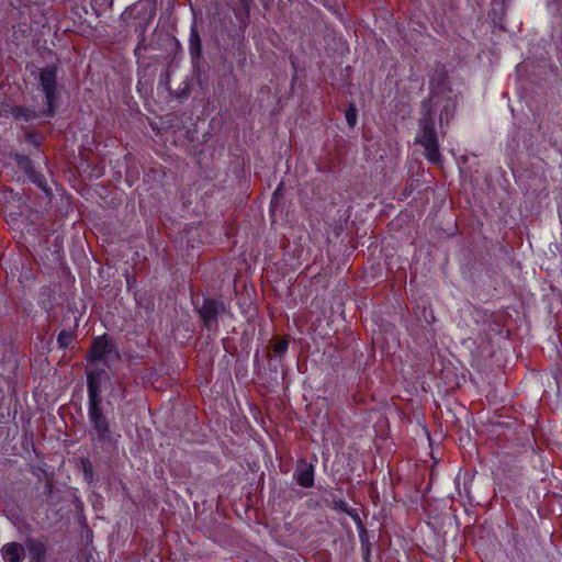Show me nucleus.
I'll list each match as a JSON object with an SVG mask.
<instances>
[{
  "label": "nucleus",
  "mask_w": 562,
  "mask_h": 562,
  "mask_svg": "<svg viewBox=\"0 0 562 562\" xmlns=\"http://www.w3.org/2000/svg\"><path fill=\"white\" fill-rule=\"evenodd\" d=\"M59 67L57 64H48L38 70V89L44 94V106L36 110L34 106L18 105L12 109V116L16 121L25 123L41 117L53 119L57 112L63 86L58 82Z\"/></svg>",
  "instance_id": "obj_1"
},
{
  "label": "nucleus",
  "mask_w": 562,
  "mask_h": 562,
  "mask_svg": "<svg viewBox=\"0 0 562 562\" xmlns=\"http://www.w3.org/2000/svg\"><path fill=\"white\" fill-rule=\"evenodd\" d=\"M155 15V3L150 0H139L127 7L121 19L126 29L133 30L136 34H146Z\"/></svg>",
  "instance_id": "obj_2"
},
{
  "label": "nucleus",
  "mask_w": 562,
  "mask_h": 562,
  "mask_svg": "<svg viewBox=\"0 0 562 562\" xmlns=\"http://www.w3.org/2000/svg\"><path fill=\"white\" fill-rule=\"evenodd\" d=\"M416 142L424 147L425 157L434 165L441 164L439 143L435 131V120L431 111L425 110L419 121V132Z\"/></svg>",
  "instance_id": "obj_3"
},
{
  "label": "nucleus",
  "mask_w": 562,
  "mask_h": 562,
  "mask_svg": "<svg viewBox=\"0 0 562 562\" xmlns=\"http://www.w3.org/2000/svg\"><path fill=\"white\" fill-rule=\"evenodd\" d=\"M86 359L89 363L101 362L105 367H110V359L121 360V351L113 338L109 334L103 333L91 339Z\"/></svg>",
  "instance_id": "obj_4"
},
{
  "label": "nucleus",
  "mask_w": 562,
  "mask_h": 562,
  "mask_svg": "<svg viewBox=\"0 0 562 562\" xmlns=\"http://www.w3.org/2000/svg\"><path fill=\"white\" fill-rule=\"evenodd\" d=\"M14 161L16 162L18 169L23 172L25 181L31 182L41 189V191H43L45 194L47 203H50L53 198V190L49 187L42 169L37 168L34 160L24 154H15Z\"/></svg>",
  "instance_id": "obj_5"
},
{
  "label": "nucleus",
  "mask_w": 562,
  "mask_h": 562,
  "mask_svg": "<svg viewBox=\"0 0 562 562\" xmlns=\"http://www.w3.org/2000/svg\"><path fill=\"white\" fill-rule=\"evenodd\" d=\"M88 418L91 427L95 431L97 440L103 445L111 443L113 434L110 420L103 412L102 401L88 402Z\"/></svg>",
  "instance_id": "obj_6"
},
{
  "label": "nucleus",
  "mask_w": 562,
  "mask_h": 562,
  "mask_svg": "<svg viewBox=\"0 0 562 562\" xmlns=\"http://www.w3.org/2000/svg\"><path fill=\"white\" fill-rule=\"evenodd\" d=\"M88 418L91 427L95 431L97 440L103 445L111 443L113 434L110 420L103 412L102 401L88 402Z\"/></svg>",
  "instance_id": "obj_7"
},
{
  "label": "nucleus",
  "mask_w": 562,
  "mask_h": 562,
  "mask_svg": "<svg viewBox=\"0 0 562 562\" xmlns=\"http://www.w3.org/2000/svg\"><path fill=\"white\" fill-rule=\"evenodd\" d=\"M194 310L199 314L203 326L212 330L218 326V315L224 310V304L220 300L213 297H204L202 304L199 303V299H192Z\"/></svg>",
  "instance_id": "obj_8"
},
{
  "label": "nucleus",
  "mask_w": 562,
  "mask_h": 562,
  "mask_svg": "<svg viewBox=\"0 0 562 562\" xmlns=\"http://www.w3.org/2000/svg\"><path fill=\"white\" fill-rule=\"evenodd\" d=\"M86 375H87L88 402L102 401L101 386H102L103 379L108 376L105 369H102V368L89 369V370H87Z\"/></svg>",
  "instance_id": "obj_9"
},
{
  "label": "nucleus",
  "mask_w": 562,
  "mask_h": 562,
  "mask_svg": "<svg viewBox=\"0 0 562 562\" xmlns=\"http://www.w3.org/2000/svg\"><path fill=\"white\" fill-rule=\"evenodd\" d=\"M25 553L30 562H45L47 557V544L33 537H27L24 541Z\"/></svg>",
  "instance_id": "obj_10"
},
{
  "label": "nucleus",
  "mask_w": 562,
  "mask_h": 562,
  "mask_svg": "<svg viewBox=\"0 0 562 562\" xmlns=\"http://www.w3.org/2000/svg\"><path fill=\"white\" fill-rule=\"evenodd\" d=\"M0 553L4 562H23L25 559L24 544L16 541L4 543Z\"/></svg>",
  "instance_id": "obj_11"
},
{
  "label": "nucleus",
  "mask_w": 562,
  "mask_h": 562,
  "mask_svg": "<svg viewBox=\"0 0 562 562\" xmlns=\"http://www.w3.org/2000/svg\"><path fill=\"white\" fill-rule=\"evenodd\" d=\"M189 53L192 64H199L202 57V41L195 21H193L190 26Z\"/></svg>",
  "instance_id": "obj_12"
},
{
  "label": "nucleus",
  "mask_w": 562,
  "mask_h": 562,
  "mask_svg": "<svg viewBox=\"0 0 562 562\" xmlns=\"http://www.w3.org/2000/svg\"><path fill=\"white\" fill-rule=\"evenodd\" d=\"M299 485L303 487H312L314 484V468L312 464L301 462L294 473Z\"/></svg>",
  "instance_id": "obj_13"
},
{
  "label": "nucleus",
  "mask_w": 562,
  "mask_h": 562,
  "mask_svg": "<svg viewBox=\"0 0 562 562\" xmlns=\"http://www.w3.org/2000/svg\"><path fill=\"white\" fill-rule=\"evenodd\" d=\"M0 201L5 204H14L21 209L22 196L19 193H15L11 188H4L0 191Z\"/></svg>",
  "instance_id": "obj_14"
},
{
  "label": "nucleus",
  "mask_w": 562,
  "mask_h": 562,
  "mask_svg": "<svg viewBox=\"0 0 562 562\" xmlns=\"http://www.w3.org/2000/svg\"><path fill=\"white\" fill-rule=\"evenodd\" d=\"M75 339V335L66 329H61L57 335V345L59 349L68 348Z\"/></svg>",
  "instance_id": "obj_15"
},
{
  "label": "nucleus",
  "mask_w": 562,
  "mask_h": 562,
  "mask_svg": "<svg viewBox=\"0 0 562 562\" xmlns=\"http://www.w3.org/2000/svg\"><path fill=\"white\" fill-rule=\"evenodd\" d=\"M25 142L33 148L38 149L44 142V135L38 132H27L25 133Z\"/></svg>",
  "instance_id": "obj_16"
},
{
  "label": "nucleus",
  "mask_w": 562,
  "mask_h": 562,
  "mask_svg": "<svg viewBox=\"0 0 562 562\" xmlns=\"http://www.w3.org/2000/svg\"><path fill=\"white\" fill-rule=\"evenodd\" d=\"M148 49V44L145 34H137V45L134 49V56L139 60L143 56V52Z\"/></svg>",
  "instance_id": "obj_17"
},
{
  "label": "nucleus",
  "mask_w": 562,
  "mask_h": 562,
  "mask_svg": "<svg viewBox=\"0 0 562 562\" xmlns=\"http://www.w3.org/2000/svg\"><path fill=\"white\" fill-rule=\"evenodd\" d=\"M288 347L289 342L286 339H278L273 344V352L278 356L283 355L288 350Z\"/></svg>",
  "instance_id": "obj_18"
},
{
  "label": "nucleus",
  "mask_w": 562,
  "mask_h": 562,
  "mask_svg": "<svg viewBox=\"0 0 562 562\" xmlns=\"http://www.w3.org/2000/svg\"><path fill=\"white\" fill-rule=\"evenodd\" d=\"M82 465H83V475H85V479L87 481H92L93 480V475H94V472H93V467L92 464L90 463L89 460H86L82 462Z\"/></svg>",
  "instance_id": "obj_19"
},
{
  "label": "nucleus",
  "mask_w": 562,
  "mask_h": 562,
  "mask_svg": "<svg viewBox=\"0 0 562 562\" xmlns=\"http://www.w3.org/2000/svg\"><path fill=\"white\" fill-rule=\"evenodd\" d=\"M346 120H347L349 126L356 125L357 114H356V108L353 105H350L349 109L346 111Z\"/></svg>",
  "instance_id": "obj_20"
},
{
  "label": "nucleus",
  "mask_w": 562,
  "mask_h": 562,
  "mask_svg": "<svg viewBox=\"0 0 562 562\" xmlns=\"http://www.w3.org/2000/svg\"><path fill=\"white\" fill-rule=\"evenodd\" d=\"M40 217L41 213L37 210H30L29 214L26 215V221H29L31 224H35Z\"/></svg>",
  "instance_id": "obj_21"
},
{
  "label": "nucleus",
  "mask_w": 562,
  "mask_h": 562,
  "mask_svg": "<svg viewBox=\"0 0 562 562\" xmlns=\"http://www.w3.org/2000/svg\"><path fill=\"white\" fill-rule=\"evenodd\" d=\"M137 304L146 310L147 313H151L154 311V302L148 300L145 305L138 300H136Z\"/></svg>",
  "instance_id": "obj_22"
},
{
  "label": "nucleus",
  "mask_w": 562,
  "mask_h": 562,
  "mask_svg": "<svg viewBox=\"0 0 562 562\" xmlns=\"http://www.w3.org/2000/svg\"><path fill=\"white\" fill-rule=\"evenodd\" d=\"M135 282H136V279H135L133 276H130V274H128V276L126 277V285H127V288H131V286H132V284H133V283H135Z\"/></svg>",
  "instance_id": "obj_23"
},
{
  "label": "nucleus",
  "mask_w": 562,
  "mask_h": 562,
  "mask_svg": "<svg viewBox=\"0 0 562 562\" xmlns=\"http://www.w3.org/2000/svg\"><path fill=\"white\" fill-rule=\"evenodd\" d=\"M16 215H23V211H22V210H20V212L11 211V212L9 213V216H10L12 220H15V216H16Z\"/></svg>",
  "instance_id": "obj_24"
},
{
  "label": "nucleus",
  "mask_w": 562,
  "mask_h": 562,
  "mask_svg": "<svg viewBox=\"0 0 562 562\" xmlns=\"http://www.w3.org/2000/svg\"><path fill=\"white\" fill-rule=\"evenodd\" d=\"M46 488H47L48 494H50L52 490H53V485L50 482L46 484Z\"/></svg>",
  "instance_id": "obj_25"
},
{
  "label": "nucleus",
  "mask_w": 562,
  "mask_h": 562,
  "mask_svg": "<svg viewBox=\"0 0 562 562\" xmlns=\"http://www.w3.org/2000/svg\"><path fill=\"white\" fill-rule=\"evenodd\" d=\"M121 398L124 400L126 398V389L123 387L122 392H121Z\"/></svg>",
  "instance_id": "obj_26"
},
{
  "label": "nucleus",
  "mask_w": 562,
  "mask_h": 562,
  "mask_svg": "<svg viewBox=\"0 0 562 562\" xmlns=\"http://www.w3.org/2000/svg\"><path fill=\"white\" fill-rule=\"evenodd\" d=\"M280 191H281V187L279 186V187L276 189V191L273 192V198H276V196L279 194V192H280Z\"/></svg>",
  "instance_id": "obj_27"
},
{
  "label": "nucleus",
  "mask_w": 562,
  "mask_h": 562,
  "mask_svg": "<svg viewBox=\"0 0 562 562\" xmlns=\"http://www.w3.org/2000/svg\"><path fill=\"white\" fill-rule=\"evenodd\" d=\"M241 289H246V283H240Z\"/></svg>",
  "instance_id": "obj_28"
},
{
  "label": "nucleus",
  "mask_w": 562,
  "mask_h": 562,
  "mask_svg": "<svg viewBox=\"0 0 562 562\" xmlns=\"http://www.w3.org/2000/svg\"><path fill=\"white\" fill-rule=\"evenodd\" d=\"M241 4H243V5H246V1H245V0H241Z\"/></svg>",
  "instance_id": "obj_29"
}]
</instances>
